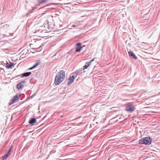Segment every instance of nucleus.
<instances>
[{
    "instance_id": "nucleus-1",
    "label": "nucleus",
    "mask_w": 160,
    "mask_h": 160,
    "mask_svg": "<svg viewBox=\"0 0 160 160\" xmlns=\"http://www.w3.org/2000/svg\"><path fill=\"white\" fill-rule=\"evenodd\" d=\"M65 73L64 71L61 70L56 75L54 81V84L58 85L61 84L65 79Z\"/></svg>"
},
{
    "instance_id": "nucleus-2",
    "label": "nucleus",
    "mask_w": 160,
    "mask_h": 160,
    "mask_svg": "<svg viewBox=\"0 0 160 160\" xmlns=\"http://www.w3.org/2000/svg\"><path fill=\"white\" fill-rule=\"evenodd\" d=\"M151 141L150 138H144L139 141V143L140 144L149 145L151 144Z\"/></svg>"
},
{
    "instance_id": "nucleus-3",
    "label": "nucleus",
    "mask_w": 160,
    "mask_h": 160,
    "mask_svg": "<svg viewBox=\"0 0 160 160\" xmlns=\"http://www.w3.org/2000/svg\"><path fill=\"white\" fill-rule=\"evenodd\" d=\"M20 96V95H16L15 96H13L12 98V99L10 101L9 103V105H11V104L16 102L18 101L19 100V98Z\"/></svg>"
},
{
    "instance_id": "nucleus-4",
    "label": "nucleus",
    "mask_w": 160,
    "mask_h": 160,
    "mask_svg": "<svg viewBox=\"0 0 160 160\" xmlns=\"http://www.w3.org/2000/svg\"><path fill=\"white\" fill-rule=\"evenodd\" d=\"M135 109V107L132 105H127L125 108L126 111L128 112H132L134 111Z\"/></svg>"
},
{
    "instance_id": "nucleus-5",
    "label": "nucleus",
    "mask_w": 160,
    "mask_h": 160,
    "mask_svg": "<svg viewBox=\"0 0 160 160\" xmlns=\"http://www.w3.org/2000/svg\"><path fill=\"white\" fill-rule=\"evenodd\" d=\"M25 81H22L20 82L17 85V87L18 89H20L24 87V84L25 83Z\"/></svg>"
},
{
    "instance_id": "nucleus-6",
    "label": "nucleus",
    "mask_w": 160,
    "mask_h": 160,
    "mask_svg": "<svg viewBox=\"0 0 160 160\" xmlns=\"http://www.w3.org/2000/svg\"><path fill=\"white\" fill-rule=\"evenodd\" d=\"M75 78V77L72 76H70L68 80V85H70L73 82Z\"/></svg>"
},
{
    "instance_id": "nucleus-7",
    "label": "nucleus",
    "mask_w": 160,
    "mask_h": 160,
    "mask_svg": "<svg viewBox=\"0 0 160 160\" xmlns=\"http://www.w3.org/2000/svg\"><path fill=\"white\" fill-rule=\"evenodd\" d=\"M128 53L129 56L132 57L134 59H137V57L133 53L132 51H130L128 52Z\"/></svg>"
},
{
    "instance_id": "nucleus-8",
    "label": "nucleus",
    "mask_w": 160,
    "mask_h": 160,
    "mask_svg": "<svg viewBox=\"0 0 160 160\" xmlns=\"http://www.w3.org/2000/svg\"><path fill=\"white\" fill-rule=\"evenodd\" d=\"M15 64L11 62L9 63L7 62L6 63V67L8 69L11 68Z\"/></svg>"
},
{
    "instance_id": "nucleus-9",
    "label": "nucleus",
    "mask_w": 160,
    "mask_h": 160,
    "mask_svg": "<svg viewBox=\"0 0 160 160\" xmlns=\"http://www.w3.org/2000/svg\"><path fill=\"white\" fill-rule=\"evenodd\" d=\"M36 122V119L35 118H32L29 120V123L30 124L33 125V124Z\"/></svg>"
},
{
    "instance_id": "nucleus-10",
    "label": "nucleus",
    "mask_w": 160,
    "mask_h": 160,
    "mask_svg": "<svg viewBox=\"0 0 160 160\" xmlns=\"http://www.w3.org/2000/svg\"><path fill=\"white\" fill-rule=\"evenodd\" d=\"M40 63V62H39V61L36 63L33 66H32V67H31L30 68H29L28 69L31 70V69H32L35 68L37 66H38L39 64Z\"/></svg>"
},
{
    "instance_id": "nucleus-11",
    "label": "nucleus",
    "mask_w": 160,
    "mask_h": 160,
    "mask_svg": "<svg viewBox=\"0 0 160 160\" xmlns=\"http://www.w3.org/2000/svg\"><path fill=\"white\" fill-rule=\"evenodd\" d=\"M90 62L88 63L87 62L86 65L83 67V69H84L87 68L90 65Z\"/></svg>"
},
{
    "instance_id": "nucleus-12",
    "label": "nucleus",
    "mask_w": 160,
    "mask_h": 160,
    "mask_svg": "<svg viewBox=\"0 0 160 160\" xmlns=\"http://www.w3.org/2000/svg\"><path fill=\"white\" fill-rule=\"evenodd\" d=\"M31 74V72H27L26 73H24L23 75H22V77H28Z\"/></svg>"
},
{
    "instance_id": "nucleus-13",
    "label": "nucleus",
    "mask_w": 160,
    "mask_h": 160,
    "mask_svg": "<svg viewBox=\"0 0 160 160\" xmlns=\"http://www.w3.org/2000/svg\"><path fill=\"white\" fill-rule=\"evenodd\" d=\"M10 155V154H9V153H8L6 154L3 157L2 160H5Z\"/></svg>"
},
{
    "instance_id": "nucleus-14",
    "label": "nucleus",
    "mask_w": 160,
    "mask_h": 160,
    "mask_svg": "<svg viewBox=\"0 0 160 160\" xmlns=\"http://www.w3.org/2000/svg\"><path fill=\"white\" fill-rule=\"evenodd\" d=\"M48 2V0H39L38 1V2L40 4H42Z\"/></svg>"
},
{
    "instance_id": "nucleus-15",
    "label": "nucleus",
    "mask_w": 160,
    "mask_h": 160,
    "mask_svg": "<svg viewBox=\"0 0 160 160\" xmlns=\"http://www.w3.org/2000/svg\"><path fill=\"white\" fill-rule=\"evenodd\" d=\"M82 47H80L79 48H76V52H79L82 49Z\"/></svg>"
},
{
    "instance_id": "nucleus-16",
    "label": "nucleus",
    "mask_w": 160,
    "mask_h": 160,
    "mask_svg": "<svg viewBox=\"0 0 160 160\" xmlns=\"http://www.w3.org/2000/svg\"><path fill=\"white\" fill-rule=\"evenodd\" d=\"M81 43L80 42H78L76 44V46L78 47L79 48L82 47H81Z\"/></svg>"
},
{
    "instance_id": "nucleus-17",
    "label": "nucleus",
    "mask_w": 160,
    "mask_h": 160,
    "mask_svg": "<svg viewBox=\"0 0 160 160\" xmlns=\"http://www.w3.org/2000/svg\"><path fill=\"white\" fill-rule=\"evenodd\" d=\"M12 148H13V147H12V146H11V147L10 148L9 150V151L8 152V153H9V154H10V152L11 150H12Z\"/></svg>"
},
{
    "instance_id": "nucleus-18",
    "label": "nucleus",
    "mask_w": 160,
    "mask_h": 160,
    "mask_svg": "<svg viewBox=\"0 0 160 160\" xmlns=\"http://www.w3.org/2000/svg\"><path fill=\"white\" fill-rule=\"evenodd\" d=\"M8 26V25L7 24H5L3 25V26H1L3 28H7Z\"/></svg>"
},
{
    "instance_id": "nucleus-19",
    "label": "nucleus",
    "mask_w": 160,
    "mask_h": 160,
    "mask_svg": "<svg viewBox=\"0 0 160 160\" xmlns=\"http://www.w3.org/2000/svg\"><path fill=\"white\" fill-rule=\"evenodd\" d=\"M94 59V58H93V59H92V60H91V62H90V63H91V62H92V61H93Z\"/></svg>"
},
{
    "instance_id": "nucleus-20",
    "label": "nucleus",
    "mask_w": 160,
    "mask_h": 160,
    "mask_svg": "<svg viewBox=\"0 0 160 160\" xmlns=\"http://www.w3.org/2000/svg\"><path fill=\"white\" fill-rule=\"evenodd\" d=\"M44 14V13H42V15L43 14Z\"/></svg>"
}]
</instances>
